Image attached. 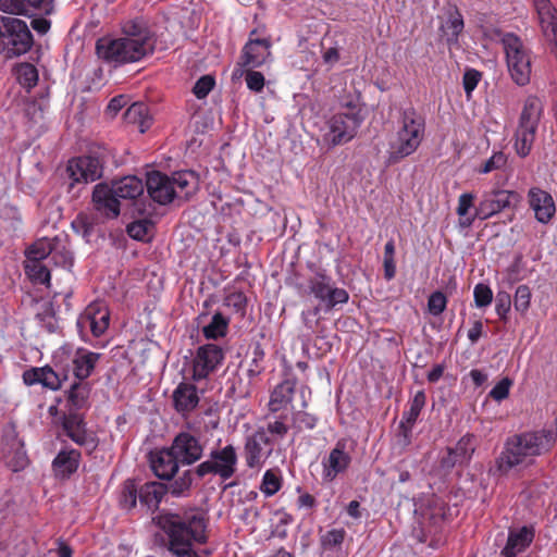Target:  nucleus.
Wrapping results in <instances>:
<instances>
[{"mask_svg":"<svg viewBox=\"0 0 557 557\" xmlns=\"http://www.w3.org/2000/svg\"><path fill=\"white\" fill-rule=\"evenodd\" d=\"M496 312L502 320H506L511 306V296L507 292H498L496 295Z\"/></svg>","mask_w":557,"mask_h":557,"instance_id":"680f3d73","label":"nucleus"},{"mask_svg":"<svg viewBox=\"0 0 557 557\" xmlns=\"http://www.w3.org/2000/svg\"><path fill=\"white\" fill-rule=\"evenodd\" d=\"M345 536L344 529H332L321 536V546L324 550L339 549Z\"/></svg>","mask_w":557,"mask_h":557,"instance_id":"49530a36","label":"nucleus"},{"mask_svg":"<svg viewBox=\"0 0 557 557\" xmlns=\"http://www.w3.org/2000/svg\"><path fill=\"white\" fill-rule=\"evenodd\" d=\"M0 10L12 15L49 16L54 13L55 0H0Z\"/></svg>","mask_w":557,"mask_h":557,"instance_id":"2eb2a0df","label":"nucleus"},{"mask_svg":"<svg viewBox=\"0 0 557 557\" xmlns=\"http://www.w3.org/2000/svg\"><path fill=\"white\" fill-rule=\"evenodd\" d=\"M124 120L127 124L137 125L140 133H145L151 126L148 107L143 102L129 106L124 113Z\"/></svg>","mask_w":557,"mask_h":557,"instance_id":"473e14b6","label":"nucleus"},{"mask_svg":"<svg viewBox=\"0 0 557 557\" xmlns=\"http://www.w3.org/2000/svg\"><path fill=\"white\" fill-rule=\"evenodd\" d=\"M465 24L461 13L457 8L449 12L445 28L447 29L448 41H457L463 30Z\"/></svg>","mask_w":557,"mask_h":557,"instance_id":"c03bdc74","label":"nucleus"},{"mask_svg":"<svg viewBox=\"0 0 557 557\" xmlns=\"http://www.w3.org/2000/svg\"><path fill=\"white\" fill-rule=\"evenodd\" d=\"M109 311L100 304L89 305L78 320L79 325L88 324L95 336L102 335L109 326Z\"/></svg>","mask_w":557,"mask_h":557,"instance_id":"4be33fe9","label":"nucleus"},{"mask_svg":"<svg viewBox=\"0 0 557 557\" xmlns=\"http://www.w3.org/2000/svg\"><path fill=\"white\" fill-rule=\"evenodd\" d=\"M288 414H278L274 422L268 424L267 430L260 429L246 442L247 453H272L275 449V441L284 437L289 426L285 423Z\"/></svg>","mask_w":557,"mask_h":557,"instance_id":"ddd939ff","label":"nucleus"},{"mask_svg":"<svg viewBox=\"0 0 557 557\" xmlns=\"http://www.w3.org/2000/svg\"><path fill=\"white\" fill-rule=\"evenodd\" d=\"M270 38H249L242 51V64L250 69L261 66L271 55Z\"/></svg>","mask_w":557,"mask_h":557,"instance_id":"412c9836","label":"nucleus"},{"mask_svg":"<svg viewBox=\"0 0 557 557\" xmlns=\"http://www.w3.org/2000/svg\"><path fill=\"white\" fill-rule=\"evenodd\" d=\"M203 447L199 440L188 432L178 433L170 448H162L158 453H201Z\"/></svg>","mask_w":557,"mask_h":557,"instance_id":"72a5a7b5","label":"nucleus"},{"mask_svg":"<svg viewBox=\"0 0 557 557\" xmlns=\"http://www.w3.org/2000/svg\"><path fill=\"white\" fill-rule=\"evenodd\" d=\"M542 111L543 106L537 97L530 96L525 99L513 136L515 150L521 158L528 157L531 152Z\"/></svg>","mask_w":557,"mask_h":557,"instance_id":"0eeeda50","label":"nucleus"},{"mask_svg":"<svg viewBox=\"0 0 557 557\" xmlns=\"http://www.w3.org/2000/svg\"><path fill=\"white\" fill-rule=\"evenodd\" d=\"M522 455H502L496 459V463L493 468H491V473L493 475H504L507 474L513 467L520 465L522 462Z\"/></svg>","mask_w":557,"mask_h":557,"instance_id":"37998d69","label":"nucleus"},{"mask_svg":"<svg viewBox=\"0 0 557 557\" xmlns=\"http://www.w3.org/2000/svg\"><path fill=\"white\" fill-rule=\"evenodd\" d=\"M224 360L223 349L215 344H206L197 348L193 359L191 380L199 382L213 373Z\"/></svg>","mask_w":557,"mask_h":557,"instance_id":"4468645a","label":"nucleus"},{"mask_svg":"<svg viewBox=\"0 0 557 557\" xmlns=\"http://www.w3.org/2000/svg\"><path fill=\"white\" fill-rule=\"evenodd\" d=\"M540 25L546 37L557 38L556 9L549 0H533Z\"/></svg>","mask_w":557,"mask_h":557,"instance_id":"a878e982","label":"nucleus"},{"mask_svg":"<svg viewBox=\"0 0 557 557\" xmlns=\"http://www.w3.org/2000/svg\"><path fill=\"white\" fill-rule=\"evenodd\" d=\"M95 226V221L92 218L87 215L86 213H78L76 218L72 221V228L81 234L85 239H89Z\"/></svg>","mask_w":557,"mask_h":557,"instance_id":"de8ad7c7","label":"nucleus"},{"mask_svg":"<svg viewBox=\"0 0 557 557\" xmlns=\"http://www.w3.org/2000/svg\"><path fill=\"white\" fill-rule=\"evenodd\" d=\"M245 79L251 91L260 92L264 87L265 79L261 72L247 70Z\"/></svg>","mask_w":557,"mask_h":557,"instance_id":"e2e57ef3","label":"nucleus"},{"mask_svg":"<svg viewBox=\"0 0 557 557\" xmlns=\"http://www.w3.org/2000/svg\"><path fill=\"white\" fill-rule=\"evenodd\" d=\"M474 195L471 193H465L460 195L457 207V214L460 219L472 218V215H468L470 208L473 207Z\"/></svg>","mask_w":557,"mask_h":557,"instance_id":"0e129e2a","label":"nucleus"},{"mask_svg":"<svg viewBox=\"0 0 557 557\" xmlns=\"http://www.w3.org/2000/svg\"><path fill=\"white\" fill-rule=\"evenodd\" d=\"M100 357L101 354L82 348L76 351L73 359V371L77 381H86L91 375Z\"/></svg>","mask_w":557,"mask_h":557,"instance_id":"bb28decb","label":"nucleus"},{"mask_svg":"<svg viewBox=\"0 0 557 557\" xmlns=\"http://www.w3.org/2000/svg\"><path fill=\"white\" fill-rule=\"evenodd\" d=\"M265 352L262 345L256 342L250 351V360L247 364V375L250 380L258 377L264 371Z\"/></svg>","mask_w":557,"mask_h":557,"instance_id":"4c0bfd02","label":"nucleus"},{"mask_svg":"<svg viewBox=\"0 0 557 557\" xmlns=\"http://www.w3.org/2000/svg\"><path fill=\"white\" fill-rule=\"evenodd\" d=\"M519 199V194L510 190L498 189L485 193L474 209L472 218L459 219V226L468 228L475 219L486 220L502 210L515 206Z\"/></svg>","mask_w":557,"mask_h":557,"instance_id":"9d476101","label":"nucleus"},{"mask_svg":"<svg viewBox=\"0 0 557 557\" xmlns=\"http://www.w3.org/2000/svg\"><path fill=\"white\" fill-rule=\"evenodd\" d=\"M224 304L225 306L233 308L240 315H245L247 297L243 292H233L228 294L224 299Z\"/></svg>","mask_w":557,"mask_h":557,"instance_id":"3c124183","label":"nucleus"},{"mask_svg":"<svg viewBox=\"0 0 557 557\" xmlns=\"http://www.w3.org/2000/svg\"><path fill=\"white\" fill-rule=\"evenodd\" d=\"M94 210L106 220H114L120 215V199L108 183L95 185L91 194Z\"/></svg>","mask_w":557,"mask_h":557,"instance_id":"dca6fc26","label":"nucleus"},{"mask_svg":"<svg viewBox=\"0 0 557 557\" xmlns=\"http://www.w3.org/2000/svg\"><path fill=\"white\" fill-rule=\"evenodd\" d=\"M119 199H136L144 193V183L134 175L112 181L110 185Z\"/></svg>","mask_w":557,"mask_h":557,"instance_id":"c85d7f7f","label":"nucleus"},{"mask_svg":"<svg viewBox=\"0 0 557 557\" xmlns=\"http://www.w3.org/2000/svg\"><path fill=\"white\" fill-rule=\"evenodd\" d=\"M400 119L401 127L397 132L396 139L389 146V164L398 163L404 158L412 154L424 137L425 122L414 108L403 110Z\"/></svg>","mask_w":557,"mask_h":557,"instance_id":"7ed1b4c3","label":"nucleus"},{"mask_svg":"<svg viewBox=\"0 0 557 557\" xmlns=\"http://www.w3.org/2000/svg\"><path fill=\"white\" fill-rule=\"evenodd\" d=\"M512 381L509 377L502 379L490 392V397L496 401L506 399L509 395Z\"/></svg>","mask_w":557,"mask_h":557,"instance_id":"bf43d9fd","label":"nucleus"},{"mask_svg":"<svg viewBox=\"0 0 557 557\" xmlns=\"http://www.w3.org/2000/svg\"><path fill=\"white\" fill-rule=\"evenodd\" d=\"M16 73L17 81L23 87L30 89L37 84L38 71L35 65L30 63H22L17 67Z\"/></svg>","mask_w":557,"mask_h":557,"instance_id":"a18cd8bd","label":"nucleus"},{"mask_svg":"<svg viewBox=\"0 0 557 557\" xmlns=\"http://www.w3.org/2000/svg\"><path fill=\"white\" fill-rule=\"evenodd\" d=\"M25 272L37 284H49L50 271L40 261H26Z\"/></svg>","mask_w":557,"mask_h":557,"instance_id":"a19ab883","label":"nucleus"},{"mask_svg":"<svg viewBox=\"0 0 557 557\" xmlns=\"http://www.w3.org/2000/svg\"><path fill=\"white\" fill-rule=\"evenodd\" d=\"M308 290L318 300L313 309L314 314L321 310L330 312L337 305L346 304L349 299L347 290L337 287L332 277L323 272H317L308 278Z\"/></svg>","mask_w":557,"mask_h":557,"instance_id":"6e6552de","label":"nucleus"},{"mask_svg":"<svg viewBox=\"0 0 557 557\" xmlns=\"http://www.w3.org/2000/svg\"><path fill=\"white\" fill-rule=\"evenodd\" d=\"M531 301V290L527 285H520L516 289L513 305L517 311L525 312Z\"/></svg>","mask_w":557,"mask_h":557,"instance_id":"603ef678","label":"nucleus"},{"mask_svg":"<svg viewBox=\"0 0 557 557\" xmlns=\"http://www.w3.org/2000/svg\"><path fill=\"white\" fill-rule=\"evenodd\" d=\"M91 384L87 381L74 382L66 392V407L69 409L82 410L89 406Z\"/></svg>","mask_w":557,"mask_h":557,"instance_id":"7c9ffc66","label":"nucleus"},{"mask_svg":"<svg viewBox=\"0 0 557 557\" xmlns=\"http://www.w3.org/2000/svg\"><path fill=\"white\" fill-rule=\"evenodd\" d=\"M33 20L30 22V25L35 32H37L39 35H45L49 32L51 27V21L48 20L46 16H32Z\"/></svg>","mask_w":557,"mask_h":557,"instance_id":"338daca9","label":"nucleus"},{"mask_svg":"<svg viewBox=\"0 0 557 557\" xmlns=\"http://www.w3.org/2000/svg\"><path fill=\"white\" fill-rule=\"evenodd\" d=\"M425 400V393L423 391L417 392L413 399L410 403L409 410L404 413L403 420L399 423V430L400 434L404 436V442L408 441L411 433V429L416 423L422 408L424 407Z\"/></svg>","mask_w":557,"mask_h":557,"instance_id":"c756f323","label":"nucleus"},{"mask_svg":"<svg viewBox=\"0 0 557 557\" xmlns=\"http://www.w3.org/2000/svg\"><path fill=\"white\" fill-rule=\"evenodd\" d=\"M236 463L237 455H210V459L198 466L197 473L199 476L214 474L227 480L235 473Z\"/></svg>","mask_w":557,"mask_h":557,"instance_id":"6ab92c4d","label":"nucleus"},{"mask_svg":"<svg viewBox=\"0 0 557 557\" xmlns=\"http://www.w3.org/2000/svg\"><path fill=\"white\" fill-rule=\"evenodd\" d=\"M215 81L211 75H203L196 82L193 92L198 99H203L213 89Z\"/></svg>","mask_w":557,"mask_h":557,"instance_id":"5fc2aeb1","label":"nucleus"},{"mask_svg":"<svg viewBox=\"0 0 557 557\" xmlns=\"http://www.w3.org/2000/svg\"><path fill=\"white\" fill-rule=\"evenodd\" d=\"M53 250V244L48 238H41L30 245L26 251L28 261H40L50 256Z\"/></svg>","mask_w":557,"mask_h":557,"instance_id":"ea45409f","label":"nucleus"},{"mask_svg":"<svg viewBox=\"0 0 557 557\" xmlns=\"http://www.w3.org/2000/svg\"><path fill=\"white\" fill-rule=\"evenodd\" d=\"M317 424V418L304 410H298L292 414V428L298 432L304 430H311Z\"/></svg>","mask_w":557,"mask_h":557,"instance_id":"09e8293b","label":"nucleus"},{"mask_svg":"<svg viewBox=\"0 0 557 557\" xmlns=\"http://www.w3.org/2000/svg\"><path fill=\"white\" fill-rule=\"evenodd\" d=\"M81 455H57L52 469L57 478L66 479L74 473L79 465Z\"/></svg>","mask_w":557,"mask_h":557,"instance_id":"c9c22d12","label":"nucleus"},{"mask_svg":"<svg viewBox=\"0 0 557 557\" xmlns=\"http://www.w3.org/2000/svg\"><path fill=\"white\" fill-rule=\"evenodd\" d=\"M23 381L26 385L42 384L52 391L61 387L62 381L58 373L49 366L42 368H30L23 373Z\"/></svg>","mask_w":557,"mask_h":557,"instance_id":"393cba45","label":"nucleus"},{"mask_svg":"<svg viewBox=\"0 0 557 557\" xmlns=\"http://www.w3.org/2000/svg\"><path fill=\"white\" fill-rule=\"evenodd\" d=\"M360 92L348 95L342 100V107L349 110V112H358L360 114Z\"/></svg>","mask_w":557,"mask_h":557,"instance_id":"774afa93","label":"nucleus"},{"mask_svg":"<svg viewBox=\"0 0 557 557\" xmlns=\"http://www.w3.org/2000/svg\"><path fill=\"white\" fill-rule=\"evenodd\" d=\"M535 532L533 527L523 525L518 530H510L507 543L502 550L503 557H516L533 542Z\"/></svg>","mask_w":557,"mask_h":557,"instance_id":"5701e85b","label":"nucleus"},{"mask_svg":"<svg viewBox=\"0 0 557 557\" xmlns=\"http://www.w3.org/2000/svg\"><path fill=\"white\" fill-rule=\"evenodd\" d=\"M33 45V34L25 21L0 15V53L5 59L27 53Z\"/></svg>","mask_w":557,"mask_h":557,"instance_id":"423d86ee","label":"nucleus"},{"mask_svg":"<svg viewBox=\"0 0 557 557\" xmlns=\"http://www.w3.org/2000/svg\"><path fill=\"white\" fill-rule=\"evenodd\" d=\"M78 411L79 410L67 408V413L63 419V429L65 433L84 428V417L78 413Z\"/></svg>","mask_w":557,"mask_h":557,"instance_id":"6e6d98bb","label":"nucleus"},{"mask_svg":"<svg viewBox=\"0 0 557 557\" xmlns=\"http://www.w3.org/2000/svg\"><path fill=\"white\" fill-rule=\"evenodd\" d=\"M282 487V476L278 470L269 469L264 472L260 490L265 496H273Z\"/></svg>","mask_w":557,"mask_h":557,"instance_id":"79ce46f5","label":"nucleus"},{"mask_svg":"<svg viewBox=\"0 0 557 557\" xmlns=\"http://www.w3.org/2000/svg\"><path fill=\"white\" fill-rule=\"evenodd\" d=\"M349 455H327L322 460V476L325 481H333L337 474L343 472L349 465Z\"/></svg>","mask_w":557,"mask_h":557,"instance_id":"f704fd0d","label":"nucleus"},{"mask_svg":"<svg viewBox=\"0 0 557 557\" xmlns=\"http://www.w3.org/2000/svg\"><path fill=\"white\" fill-rule=\"evenodd\" d=\"M166 493L168 487L163 483L146 482L138 486L136 480L127 479L121 484L117 503L120 508L127 512L137 507V502L141 508L154 512Z\"/></svg>","mask_w":557,"mask_h":557,"instance_id":"20e7f679","label":"nucleus"},{"mask_svg":"<svg viewBox=\"0 0 557 557\" xmlns=\"http://www.w3.org/2000/svg\"><path fill=\"white\" fill-rule=\"evenodd\" d=\"M446 304L447 298L442 292L436 290L432 293L428 300V308L430 313L433 315H440L446 309Z\"/></svg>","mask_w":557,"mask_h":557,"instance_id":"864d4df0","label":"nucleus"},{"mask_svg":"<svg viewBox=\"0 0 557 557\" xmlns=\"http://www.w3.org/2000/svg\"><path fill=\"white\" fill-rule=\"evenodd\" d=\"M5 463L13 472L25 469L28 463V455H5Z\"/></svg>","mask_w":557,"mask_h":557,"instance_id":"69168bd1","label":"nucleus"},{"mask_svg":"<svg viewBox=\"0 0 557 557\" xmlns=\"http://www.w3.org/2000/svg\"><path fill=\"white\" fill-rule=\"evenodd\" d=\"M112 158L111 151L100 145L91 146L87 153L69 160L66 174L75 183H92L103 176L104 165Z\"/></svg>","mask_w":557,"mask_h":557,"instance_id":"39448f33","label":"nucleus"},{"mask_svg":"<svg viewBox=\"0 0 557 557\" xmlns=\"http://www.w3.org/2000/svg\"><path fill=\"white\" fill-rule=\"evenodd\" d=\"M170 178L173 187L178 189L177 194H182L185 199H188L198 189L199 178L194 171L175 172Z\"/></svg>","mask_w":557,"mask_h":557,"instance_id":"2f4dec72","label":"nucleus"},{"mask_svg":"<svg viewBox=\"0 0 557 557\" xmlns=\"http://www.w3.org/2000/svg\"><path fill=\"white\" fill-rule=\"evenodd\" d=\"M556 440L557 428L515 434L506 441V453L548 451L553 448Z\"/></svg>","mask_w":557,"mask_h":557,"instance_id":"9b49d317","label":"nucleus"},{"mask_svg":"<svg viewBox=\"0 0 557 557\" xmlns=\"http://www.w3.org/2000/svg\"><path fill=\"white\" fill-rule=\"evenodd\" d=\"M228 319L222 313L216 312L213 314L211 322L203 326L202 334L208 339H218L226 335L228 327Z\"/></svg>","mask_w":557,"mask_h":557,"instance_id":"58836bf2","label":"nucleus"},{"mask_svg":"<svg viewBox=\"0 0 557 557\" xmlns=\"http://www.w3.org/2000/svg\"><path fill=\"white\" fill-rule=\"evenodd\" d=\"M529 197L537 221L542 223L549 222L556 211L553 197L539 188L531 189Z\"/></svg>","mask_w":557,"mask_h":557,"instance_id":"b1692460","label":"nucleus"},{"mask_svg":"<svg viewBox=\"0 0 557 557\" xmlns=\"http://www.w3.org/2000/svg\"><path fill=\"white\" fill-rule=\"evenodd\" d=\"M395 255V244L393 239H389L384 247V277L389 281L394 278L396 274V265L394 260Z\"/></svg>","mask_w":557,"mask_h":557,"instance_id":"8fccbe9b","label":"nucleus"},{"mask_svg":"<svg viewBox=\"0 0 557 557\" xmlns=\"http://www.w3.org/2000/svg\"><path fill=\"white\" fill-rule=\"evenodd\" d=\"M481 78L482 74L478 70L469 69L465 72L462 84L468 98L471 97V92L475 89Z\"/></svg>","mask_w":557,"mask_h":557,"instance_id":"13d9d810","label":"nucleus"},{"mask_svg":"<svg viewBox=\"0 0 557 557\" xmlns=\"http://www.w3.org/2000/svg\"><path fill=\"white\" fill-rule=\"evenodd\" d=\"M507 163V156L503 151L495 152L490 159H487L481 168V173H490L494 170L505 166Z\"/></svg>","mask_w":557,"mask_h":557,"instance_id":"052dcab7","label":"nucleus"},{"mask_svg":"<svg viewBox=\"0 0 557 557\" xmlns=\"http://www.w3.org/2000/svg\"><path fill=\"white\" fill-rule=\"evenodd\" d=\"M172 400L176 412L185 417L198 407L200 398L195 384L181 382L173 391Z\"/></svg>","mask_w":557,"mask_h":557,"instance_id":"aec40b11","label":"nucleus"},{"mask_svg":"<svg viewBox=\"0 0 557 557\" xmlns=\"http://www.w3.org/2000/svg\"><path fill=\"white\" fill-rule=\"evenodd\" d=\"M146 187L150 198L159 205H168L178 196L171 178L159 171L147 174Z\"/></svg>","mask_w":557,"mask_h":557,"instance_id":"f3484780","label":"nucleus"},{"mask_svg":"<svg viewBox=\"0 0 557 557\" xmlns=\"http://www.w3.org/2000/svg\"><path fill=\"white\" fill-rule=\"evenodd\" d=\"M297 380L288 377L277 384L270 393L268 410L272 414H288L296 393Z\"/></svg>","mask_w":557,"mask_h":557,"instance_id":"a211bd4d","label":"nucleus"},{"mask_svg":"<svg viewBox=\"0 0 557 557\" xmlns=\"http://www.w3.org/2000/svg\"><path fill=\"white\" fill-rule=\"evenodd\" d=\"M502 42L511 78L519 86L527 85L531 77V60L521 39L512 33H507L503 36Z\"/></svg>","mask_w":557,"mask_h":557,"instance_id":"1a4fd4ad","label":"nucleus"},{"mask_svg":"<svg viewBox=\"0 0 557 557\" xmlns=\"http://www.w3.org/2000/svg\"><path fill=\"white\" fill-rule=\"evenodd\" d=\"M473 295H474V302H475L476 307H480V308L488 306L493 300L492 289L487 285L482 284V283L478 284L474 287Z\"/></svg>","mask_w":557,"mask_h":557,"instance_id":"4d7b16f0","label":"nucleus"},{"mask_svg":"<svg viewBox=\"0 0 557 557\" xmlns=\"http://www.w3.org/2000/svg\"><path fill=\"white\" fill-rule=\"evenodd\" d=\"M363 121L358 112L334 114L327 122L329 132L324 139L333 147L350 141Z\"/></svg>","mask_w":557,"mask_h":557,"instance_id":"f8f14e48","label":"nucleus"},{"mask_svg":"<svg viewBox=\"0 0 557 557\" xmlns=\"http://www.w3.org/2000/svg\"><path fill=\"white\" fill-rule=\"evenodd\" d=\"M157 35L143 17L124 21L121 36H104L96 41V53L107 63H135L154 52Z\"/></svg>","mask_w":557,"mask_h":557,"instance_id":"f257e3e1","label":"nucleus"},{"mask_svg":"<svg viewBox=\"0 0 557 557\" xmlns=\"http://www.w3.org/2000/svg\"><path fill=\"white\" fill-rule=\"evenodd\" d=\"M156 525L166 535V548L176 557H199L195 543L207 542V519L198 509L177 512L162 511L153 518Z\"/></svg>","mask_w":557,"mask_h":557,"instance_id":"f03ea898","label":"nucleus"},{"mask_svg":"<svg viewBox=\"0 0 557 557\" xmlns=\"http://www.w3.org/2000/svg\"><path fill=\"white\" fill-rule=\"evenodd\" d=\"M154 223L149 219H141L129 223L126 227L128 236L140 242H150L153 237Z\"/></svg>","mask_w":557,"mask_h":557,"instance_id":"e433bc0d","label":"nucleus"},{"mask_svg":"<svg viewBox=\"0 0 557 557\" xmlns=\"http://www.w3.org/2000/svg\"><path fill=\"white\" fill-rule=\"evenodd\" d=\"M178 455H148L150 468L162 480L172 479L178 470Z\"/></svg>","mask_w":557,"mask_h":557,"instance_id":"cd10ccee","label":"nucleus"}]
</instances>
